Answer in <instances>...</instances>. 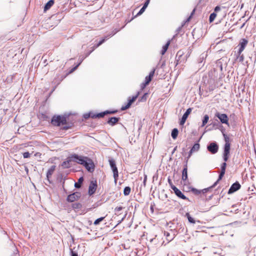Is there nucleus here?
I'll list each match as a JSON object with an SVG mask.
<instances>
[{
	"label": "nucleus",
	"instance_id": "bb28decb",
	"mask_svg": "<svg viewBox=\"0 0 256 256\" xmlns=\"http://www.w3.org/2000/svg\"><path fill=\"white\" fill-rule=\"evenodd\" d=\"M83 180H84L83 178L82 177L78 179V182H77L75 183V184H74L75 187L76 188H80L81 184Z\"/></svg>",
	"mask_w": 256,
	"mask_h": 256
},
{
	"label": "nucleus",
	"instance_id": "2eb2a0df",
	"mask_svg": "<svg viewBox=\"0 0 256 256\" xmlns=\"http://www.w3.org/2000/svg\"><path fill=\"white\" fill-rule=\"evenodd\" d=\"M191 112H192L191 108H189L186 110V112L182 116V117L180 121V125H183L185 123L188 115L190 114Z\"/></svg>",
	"mask_w": 256,
	"mask_h": 256
},
{
	"label": "nucleus",
	"instance_id": "7ed1b4c3",
	"mask_svg": "<svg viewBox=\"0 0 256 256\" xmlns=\"http://www.w3.org/2000/svg\"><path fill=\"white\" fill-rule=\"evenodd\" d=\"M155 70L156 69L154 68L150 72L149 75L146 77L144 82H142L140 85L141 90H143L146 87V86H148L150 83L154 76Z\"/></svg>",
	"mask_w": 256,
	"mask_h": 256
},
{
	"label": "nucleus",
	"instance_id": "cd10ccee",
	"mask_svg": "<svg viewBox=\"0 0 256 256\" xmlns=\"http://www.w3.org/2000/svg\"><path fill=\"white\" fill-rule=\"evenodd\" d=\"M131 191V188L129 186H126L124 190V196H128L130 194Z\"/></svg>",
	"mask_w": 256,
	"mask_h": 256
},
{
	"label": "nucleus",
	"instance_id": "39448f33",
	"mask_svg": "<svg viewBox=\"0 0 256 256\" xmlns=\"http://www.w3.org/2000/svg\"><path fill=\"white\" fill-rule=\"evenodd\" d=\"M109 163L112 170L114 173V181L116 182L118 177V172L116 164L115 161L112 159L109 160Z\"/></svg>",
	"mask_w": 256,
	"mask_h": 256
},
{
	"label": "nucleus",
	"instance_id": "a18cd8bd",
	"mask_svg": "<svg viewBox=\"0 0 256 256\" xmlns=\"http://www.w3.org/2000/svg\"><path fill=\"white\" fill-rule=\"evenodd\" d=\"M90 113H88V114H84V118H86V119H87L89 118H90Z\"/></svg>",
	"mask_w": 256,
	"mask_h": 256
},
{
	"label": "nucleus",
	"instance_id": "b1692460",
	"mask_svg": "<svg viewBox=\"0 0 256 256\" xmlns=\"http://www.w3.org/2000/svg\"><path fill=\"white\" fill-rule=\"evenodd\" d=\"M70 158H71L70 160H66V161H64V162H62V165H61L62 168H68L70 167V161H73L72 160V156L70 157Z\"/></svg>",
	"mask_w": 256,
	"mask_h": 256
},
{
	"label": "nucleus",
	"instance_id": "8fccbe9b",
	"mask_svg": "<svg viewBox=\"0 0 256 256\" xmlns=\"http://www.w3.org/2000/svg\"><path fill=\"white\" fill-rule=\"evenodd\" d=\"M220 10V6H216V7L215 8L214 11H215L216 12H218V10Z\"/></svg>",
	"mask_w": 256,
	"mask_h": 256
},
{
	"label": "nucleus",
	"instance_id": "9d476101",
	"mask_svg": "<svg viewBox=\"0 0 256 256\" xmlns=\"http://www.w3.org/2000/svg\"><path fill=\"white\" fill-rule=\"evenodd\" d=\"M98 185L96 180L92 181L88 187V194L91 196L96 191Z\"/></svg>",
	"mask_w": 256,
	"mask_h": 256
},
{
	"label": "nucleus",
	"instance_id": "6ab92c4d",
	"mask_svg": "<svg viewBox=\"0 0 256 256\" xmlns=\"http://www.w3.org/2000/svg\"><path fill=\"white\" fill-rule=\"evenodd\" d=\"M182 178L184 181L188 179V166L186 164L184 166V168L182 172Z\"/></svg>",
	"mask_w": 256,
	"mask_h": 256
},
{
	"label": "nucleus",
	"instance_id": "20e7f679",
	"mask_svg": "<svg viewBox=\"0 0 256 256\" xmlns=\"http://www.w3.org/2000/svg\"><path fill=\"white\" fill-rule=\"evenodd\" d=\"M117 112H118L117 110H106L104 112H102L98 113V114H94L92 112H90V117L92 118H102L106 114H114L116 113Z\"/></svg>",
	"mask_w": 256,
	"mask_h": 256
},
{
	"label": "nucleus",
	"instance_id": "e433bc0d",
	"mask_svg": "<svg viewBox=\"0 0 256 256\" xmlns=\"http://www.w3.org/2000/svg\"><path fill=\"white\" fill-rule=\"evenodd\" d=\"M238 56H237V60L240 62H242L244 61V56L243 54H238Z\"/></svg>",
	"mask_w": 256,
	"mask_h": 256
},
{
	"label": "nucleus",
	"instance_id": "c756f323",
	"mask_svg": "<svg viewBox=\"0 0 256 256\" xmlns=\"http://www.w3.org/2000/svg\"><path fill=\"white\" fill-rule=\"evenodd\" d=\"M186 216H187V218L189 221L190 222V223H192V224H194L196 222V221L195 220H194V218H192L190 216V214H189V213H186Z\"/></svg>",
	"mask_w": 256,
	"mask_h": 256
},
{
	"label": "nucleus",
	"instance_id": "a878e982",
	"mask_svg": "<svg viewBox=\"0 0 256 256\" xmlns=\"http://www.w3.org/2000/svg\"><path fill=\"white\" fill-rule=\"evenodd\" d=\"M124 208V207L122 206H117L114 208V214L118 216L120 215L121 213L120 212Z\"/></svg>",
	"mask_w": 256,
	"mask_h": 256
},
{
	"label": "nucleus",
	"instance_id": "f257e3e1",
	"mask_svg": "<svg viewBox=\"0 0 256 256\" xmlns=\"http://www.w3.org/2000/svg\"><path fill=\"white\" fill-rule=\"evenodd\" d=\"M72 160L74 162L83 165L90 172H94V165L92 160L86 156H78L76 154L72 156Z\"/></svg>",
	"mask_w": 256,
	"mask_h": 256
},
{
	"label": "nucleus",
	"instance_id": "0eeeda50",
	"mask_svg": "<svg viewBox=\"0 0 256 256\" xmlns=\"http://www.w3.org/2000/svg\"><path fill=\"white\" fill-rule=\"evenodd\" d=\"M81 196V194L79 192H75L72 194H69L66 198V200L72 202L78 200Z\"/></svg>",
	"mask_w": 256,
	"mask_h": 256
},
{
	"label": "nucleus",
	"instance_id": "f3484780",
	"mask_svg": "<svg viewBox=\"0 0 256 256\" xmlns=\"http://www.w3.org/2000/svg\"><path fill=\"white\" fill-rule=\"evenodd\" d=\"M200 146L199 144H195L190 151L188 158H189L191 156L192 153L198 151L200 149Z\"/></svg>",
	"mask_w": 256,
	"mask_h": 256
},
{
	"label": "nucleus",
	"instance_id": "aec40b11",
	"mask_svg": "<svg viewBox=\"0 0 256 256\" xmlns=\"http://www.w3.org/2000/svg\"><path fill=\"white\" fill-rule=\"evenodd\" d=\"M56 170V166H52L48 170L46 174V177L48 180Z\"/></svg>",
	"mask_w": 256,
	"mask_h": 256
},
{
	"label": "nucleus",
	"instance_id": "4c0bfd02",
	"mask_svg": "<svg viewBox=\"0 0 256 256\" xmlns=\"http://www.w3.org/2000/svg\"><path fill=\"white\" fill-rule=\"evenodd\" d=\"M148 93H145L142 96L140 100V101L141 102H145L146 101L147 98H148Z\"/></svg>",
	"mask_w": 256,
	"mask_h": 256
},
{
	"label": "nucleus",
	"instance_id": "f8f14e48",
	"mask_svg": "<svg viewBox=\"0 0 256 256\" xmlns=\"http://www.w3.org/2000/svg\"><path fill=\"white\" fill-rule=\"evenodd\" d=\"M172 190L174 191L176 195L177 196H178L179 198H182L184 200H186L190 201L189 198H187L186 196L183 194V193L179 189H178L176 187H174V189Z\"/></svg>",
	"mask_w": 256,
	"mask_h": 256
},
{
	"label": "nucleus",
	"instance_id": "58836bf2",
	"mask_svg": "<svg viewBox=\"0 0 256 256\" xmlns=\"http://www.w3.org/2000/svg\"><path fill=\"white\" fill-rule=\"evenodd\" d=\"M168 183L169 185L170 186V188H172V190H173V189H174V187H176L175 186H174V185L173 184L172 182V181L171 179H170V178H168Z\"/></svg>",
	"mask_w": 256,
	"mask_h": 256
},
{
	"label": "nucleus",
	"instance_id": "dca6fc26",
	"mask_svg": "<svg viewBox=\"0 0 256 256\" xmlns=\"http://www.w3.org/2000/svg\"><path fill=\"white\" fill-rule=\"evenodd\" d=\"M120 119V118L111 117L107 121V124L111 126H114L118 122Z\"/></svg>",
	"mask_w": 256,
	"mask_h": 256
},
{
	"label": "nucleus",
	"instance_id": "4468645a",
	"mask_svg": "<svg viewBox=\"0 0 256 256\" xmlns=\"http://www.w3.org/2000/svg\"><path fill=\"white\" fill-rule=\"evenodd\" d=\"M208 150L212 154H214L218 152V146L216 143L212 142L208 146Z\"/></svg>",
	"mask_w": 256,
	"mask_h": 256
},
{
	"label": "nucleus",
	"instance_id": "9b49d317",
	"mask_svg": "<svg viewBox=\"0 0 256 256\" xmlns=\"http://www.w3.org/2000/svg\"><path fill=\"white\" fill-rule=\"evenodd\" d=\"M248 43V41L246 39L243 38L242 40L238 44L239 48H238V54H242V51L245 48Z\"/></svg>",
	"mask_w": 256,
	"mask_h": 256
},
{
	"label": "nucleus",
	"instance_id": "3c124183",
	"mask_svg": "<svg viewBox=\"0 0 256 256\" xmlns=\"http://www.w3.org/2000/svg\"><path fill=\"white\" fill-rule=\"evenodd\" d=\"M222 132L223 135L224 136V132H223V130H222Z\"/></svg>",
	"mask_w": 256,
	"mask_h": 256
},
{
	"label": "nucleus",
	"instance_id": "473e14b6",
	"mask_svg": "<svg viewBox=\"0 0 256 256\" xmlns=\"http://www.w3.org/2000/svg\"><path fill=\"white\" fill-rule=\"evenodd\" d=\"M216 14L215 12H213L210 14V16L209 20L210 22H212L214 21V20L215 19L216 17Z\"/></svg>",
	"mask_w": 256,
	"mask_h": 256
},
{
	"label": "nucleus",
	"instance_id": "6e6552de",
	"mask_svg": "<svg viewBox=\"0 0 256 256\" xmlns=\"http://www.w3.org/2000/svg\"><path fill=\"white\" fill-rule=\"evenodd\" d=\"M210 188H204L202 190H198L196 188H191L190 190L195 195L200 196V197L204 198L205 196L204 194L207 192Z\"/></svg>",
	"mask_w": 256,
	"mask_h": 256
},
{
	"label": "nucleus",
	"instance_id": "c03bdc74",
	"mask_svg": "<svg viewBox=\"0 0 256 256\" xmlns=\"http://www.w3.org/2000/svg\"><path fill=\"white\" fill-rule=\"evenodd\" d=\"M149 2H150V0H146V2H145L143 7L144 8H146V7L148 6V4H149Z\"/></svg>",
	"mask_w": 256,
	"mask_h": 256
},
{
	"label": "nucleus",
	"instance_id": "a211bd4d",
	"mask_svg": "<svg viewBox=\"0 0 256 256\" xmlns=\"http://www.w3.org/2000/svg\"><path fill=\"white\" fill-rule=\"evenodd\" d=\"M225 124H227L228 126H232L234 127L235 126V122L234 120H231V118H229L226 114H225Z\"/></svg>",
	"mask_w": 256,
	"mask_h": 256
},
{
	"label": "nucleus",
	"instance_id": "72a5a7b5",
	"mask_svg": "<svg viewBox=\"0 0 256 256\" xmlns=\"http://www.w3.org/2000/svg\"><path fill=\"white\" fill-rule=\"evenodd\" d=\"M104 217H101V218H100L96 219L94 222V224L95 226L98 224H100V222L104 220Z\"/></svg>",
	"mask_w": 256,
	"mask_h": 256
},
{
	"label": "nucleus",
	"instance_id": "7c9ffc66",
	"mask_svg": "<svg viewBox=\"0 0 256 256\" xmlns=\"http://www.w3.org/2000/svg\"><path fill=\"white\" fill-rule=\"evenodd\" d=\"M216 116L218 118L222 123H224V114H220L217 113Z\"/></svg>",
	"mask_w": 256,
	"mask_h": 256
},
{
	"label": "nucleus",
	"instance_id": "1a4fd4ad",
	"mask_svg": "<svg viewBox=\"0 0 256 256\" xmlns=\"http://www.w3.org/2000/svg\"><path fill=\"white\" fill-rule=\"evenodd\" d=\"M232 141V139L225 134V162H226V152L230 150V142ZM226 166V164L225 162V168Z\"/></svg>",
	"mask_w": 256,
	"mask_h": 256
},
{
	"label": "nucleus",
	"instance_id": "c85d7f7f",
	"mask_svg": "<svg viewBox=\"0 0 256 256\" xmlns=\"http://www.w3.org/2000/svg\"><path fill=\"white\" fill-rule=\"evenodd\" d=\"M208 119H209V116L208 115L206 114L204 116V119L202 120V126H204L208 122Z\"/></svg>",
	"mask_w": 256,
	"mask_h": 256
},
{
	"label": "nucleus",
	"instance_id": "79ce46f5",
	"mask_svg": "<svg viewBox=\"0 0 256 256\" xmlns=\"http://www.w3.org/2000/svg\"><path fill=\"white\" fill-rule=\"evenodd\" d=\"M34 156L36 157H38L40 158H41V156H42V154L40 152H36L34 154Z\"/></svg>",
	"mask_w": 256,
	"mask_h": 256
},
{
	"label": "nucleus",
	"instance_id": "ddd939ff",
	"mask_svg": "<svg viewBox=\"0 0 256 256\" xmlns=\"http://www.w3.org/2000/svg\"><path fill=\"white\" fill-rule=\"evenodd\" d=\"M241 187L240 184L238 182L233 184L228 191V194H231L238 190Z\"/></svg>",
	"mask_w": 256,
	"mask_h": 256
},
{
	"label": "nucleus",
	"instance_id": "2f4dec72",
	"mask_svg": "<svg viewBox=\"0 0 256 256\" xmlns=\"http://www.w3.org/2000/svg\"><path fill=\"white\" fill-rule=\"evenodd\" d=\"M82 206L80 203H75L72 204V208L74 209H80L82 208Z\"/></svg>",
	"mask_w": 256,
	"mask_h": 256
},
{
	"label": "nucleus",
	"instance_id": "f03ea898",
	"mask_svg": "<svg viewBox=\"0 0 256 256\" xmlns=\"http://www.w3.org/2000/svg\"><path fill=\"white\" fill-rule=\"evenodd\" d=\"M51 123L54 126H62V130H68L72 128L74 124L72 122H67L66 117L64 116H54L51 120Z\"/></svg>",
	"mask_w": 256,
	"mask_h": 256
},
{
	"label": "nucleus",
	"instance_id": "37998d69",
	"mask_svg": "<svg viewBox=\"0 0 256 256\" xmlns=\"http://www.w3.org/2000/svg\"><path fill=\"white\" fill-rule=\"evenodd\" d=\"M104 41H105V39L104 38V39L102 40H100L98 42V43L97 44L96 47H98L100 46L103 42H104Z\"/></svg>",
	"mask_w": 256,
	"mask_h": 256
},
{
	"label": "nucleus",
	"instance_id": "423d86ee",
	"mask_svg": "<svg viewBox=\"0 0 256 256\" xmlns=\"http://www.w3.org/2000/svg\"><path fill=\"white\" fill-rule=\"evenodd\" d=\"M140 92H138L134 96H133L132 98H129L128 102L124 106H122L121 108L122 110H126L128 109L132 104L136 100L138 96L140 95Z\"/></svg>",
	"mask_w": 256,
	"mask_h": 256
},
{
	"label": "nucleus",
	"instance_id": "a19ab883",
	"mask_svg": "<svg viewBox=\"0 0 256 256\" xmlns=\"http://www.w3.org/2000/svg\"><path fill=\"white\" fill-rule=\"evenodd\" d=\"M24 158H29L30 157V154L28 152H24L22 154Z\"/></svg>",
	"mask_w": 256,
	"mask_h": 256
},
{
	"label": "nucleus",
	"instance_id": "de8ad7c7",
	"mask_svg": "<svg viewBox=\"0 0 256 256\" xmlns=\"http://www.w3.org/2000/svg\"><path fill=\"white\" fill-rule=\"evenodd\" d=\"M78 65H77L75 67H74V68H72L70 70V72H69V73H72V72H74L78 68Z\"/></svg>",
	"mask_w": 256,
	"mask_h": 256
},
{
	"label": "nucleus",
	"instance_id": "4be33fe9",
	"mask_svg": "<svg viewBox=\"0 0 256 256\" xmlns=\"http://www.w3.org/2000/svg\"><path fill=\"white\" fill-rule=\"evenodd\" d=\"M224 174V163L222 164L221 166V172L219 176V178L218 180L212 186V187L214 186L216 183L218 182V181L220 180H221Z\"/></svg>",
	"mask_w": 256,
	"mask_h": 256
},
{
	"label": "nucleus",
	"instance_id": "49530a36",
	"mask_svg": "<svg viewBox=\"0 0 256 256\" xmlns=\"http://www.w3.org/2000/svg\"><path fill=\"white\" fill-rule=\"evenodd\" d=\"M230 150H227L226 152V162L228 160L229 158Z\"/></svg>",
	"mask_w": 256,
	"mask_h": 256
},
{
	"label": "nucleus",
	"instance_id": "5701e85b",
	"mask_svg": "<svg viewBox=\"0 0 256 256\" xmlns=\"http://www.w3.org/2000/svg\"><path fill=\"white\" fill-rule=\"evenodd\" d=\"M54 4V0H49L45 5L44 8V11H46L50 9V7Z\"/></svg>",
	"mask_w": 256,
	"mask_h": 256
},
{
	"label": "nucleus",
	"instance_id": "412c9836",
	"mask_svg": "<svg viewBox=\"0 0 256 256\" xmlns=\"http://www.w3.org/2000/svg\"><path fill=\"white\" fill-rule=\"evenodd\" d=\"M170 44V40H168L166 44L162 46V50H161L160 54L162 55H164L167 51L168 48Z\"/></svg>",
	"mask_w": 256,
	"mask_h": 256
},
{
	"label": "nucleus",
	"instance_id": "393cba45",
	"mask_svg": "<svg viewBox=\"0 0 256 256\" xmlns=\"http://www.w3.org/2000/svg\"><path fill=\"white\" fill-rule=\"evenodd\" d=\"M178 134V130L177 128H174L172 130V137L173 139L175 140L177 138Z\"/></svg>",
	"mask_w": 256,
	"mask_h": 256
},
{
	"label": "nucleus",
	"instance_id": "f704fd0d",
	"mask_svg": "<svg viewBox=\"0 0 256 256\" xmlns=\"http://www.w3.org/2000/svg\"><path fill=\"white\" fill-rule=\"evenodd\" d=\"M216 67H217V68H220L221 71H222V63L220 61V60H218L216 62Z\"/></svg>",
	"mask_w": 256,
	"mask_h": 256
},
{
	"label": "nucleus",
	"instance_id": "c9c22d12",
	"mask_svg": "<svg viewBox=\"0 0 256 256\" xmlns=\"http://www.w3.org/2000/svg\"><path fill=\"white\" fill-rule=\"evenodd\" d=\"M164 236H166V240L168 241H171L172 240V238L170 236L169 232H164Z\"/></svg>",
	"mask_w": 256,
	"mask_h": 256
},
{
	"label": "nucleus",
	"instance_id": "09e8293b",
	"mask_svg": "<svg viewBox=\"0 0 256 256\" xmlns=\"http://www.w3.org/2000/svg\"><path fill=\"white\" fill-rule=\"evenodd\" d=\"M72 256H78V255L76 252L74 251H72Z\"/></svg>",
	"mask_w": 256,
	"mask_h": 256
},
{
	"label": "nucleus",
	"instance_id": "ea45409f",
	"mask_svg": "<svg viewBox=\"0 0 256 256\" xmlns=\"http://www.w3.org/2000/svg\"><path fill=\"white\" fill-rule=\"evenodd\" d=\"M146 8L142 6V8L140 9L139 12L135 16V17L142 14L145 10Z\"/></svg>",
	"mask_w": 256,
	"mask_h": 256
}]
</instances>
